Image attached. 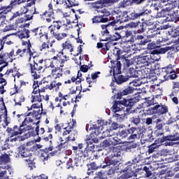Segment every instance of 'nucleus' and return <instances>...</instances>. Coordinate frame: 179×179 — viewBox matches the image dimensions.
<instances>
[{
    "label": "nucleus",
    "mask_w": 179,
    "mask_h": 179,
    "mask_svg": "<svg viewBox=\"0 0 179 179\" xmlns=\"http://www.w3.org/2000/svg\"><path fill=\"white\" fill-rule=\"evenodd\" d=\"M128 129H125V130H122L120 132V136L122 137V138H128Z\"/></svg>",
    "instance_id": "0e129e2a"
},
{
    "label": "nucleus",
    "mask_w": 179,
    "mask_h": 179,
    "mask_svg": "<svg viewBox=\"0 0 179 179\" xmlns=\"http://www.w3.org/2000/svg\"><path fill=\"white\" fill-rule=\"evenodd\" d=\"M113 31L114 34L111 36L110 40H113V41H118V40L122 38V36L124 34V27H116Z\"/></svg>",
    "instance_id": "ddd939ff"
},
{
    "label": "nucleus",
    "mask_w": 179,
    "mask_h": 179,
    "mask_svg": "<svg viewBox=\"0 0 179 179\" xmlns=\"http://www.w3.org/2000/svg\"><path fill=\"white\" fill-rule=\"evenodd\" d=\"M40 158L43 162H45V160H48V153H47V150L43 151L41 154Z\"/></svg>",
    "instance_id": "603ef678"
},
{
    "label": "nucleus",
    "mask_w": 179,
    "mask_h": 179,
    "mask_svg": "<svg viewBox=\"0 0 179 179\" xmlns=\"http://www.w3.org/2000/svg\"><path fill=\"white\" fill-rule=\"evenodd\" d=\"M143 179V178L140 177L138 178H136V176H135V172L134 171H129L125 172L124 174L121 175L120 176H118L117 179Z\"/></svg>",
    "instance_id": "aec40b11"
},
{
    "label": "nucleus",
    "mask_w": 179,
    "mask_h": 179,
    "mask_svg": "<svg viewBox=\"0 0 179 179\" xmlns=\"http://www.w3.org/2000/svg\"><path fill=\"white\" fill-rule=\"evenodd\" d=\"M148 13H150V10L148 9H144L140 13H136V11L129 13L130 16V20H135L136 19H139V17H142V16H145Z\"/></svg>",
    "instance_id": "2eb2a0df"
},
{
    "label": "nucleus",
    "mask_w": 179,
    "mask_h": 179,
    "mask_svg": "<svg viewBox=\"0 0 179 179\" xmlns=\"http://www.w3.org/2000/svg\"><path fill=\"white\" fill-rule=\"evenodd\" d=\"M120 22L124 23L125 22H128V20H131L129 13L124 12L120 16Z\"/></svg>",
    "instance_id": "f704fd0d"
},
{
    "label": "nucleus",
    "mask_w": 179,
    "mask_h": 179,
    "mask_svg": "<svg viewBox=\"0 0 179 179\" xmlns=\"http://www.w3.org/2000/svg\"><path fill=\"white\" fill-rule=\"evenodd\" d=\"M161 78H163L162 82H165V80H169V79L173 80V79L177 78L176 71L173 70V65L169 64L168 66L162 68Z\"/></svg>",
    "instance_id": "7ed1b4c3"
},
{
    "label": "nucleus",
    "mask_w": 179,
    "mask_h": 179,
    "mask_svg": "<svg viewBox=\"0 0 179 179\" xmlns=\"http://www.w3.org/2000/svg\"><path fill=\"white\" fill-rule=\"evenodd\" d=\"M32 103H38V104L41 103L43 101V99H44V96H41L40 94L38 95H32Z\"/></svg>",
    "instance_id": "c9c22d12"
},
{
    "label": "nucleus",
    "mask_w": 179,
    "mask_h": 179,
    "mask_svg": "<svg viewBox=\"0 0 179 179\" xmlns=\"http://www.w3.org/2000/svg\"><path fill=\"white\" fill-rule=\"evenodd\" d=\"M60 86H62V83H57V80H53L48 87V88L49 90H52V89H54L55 90H56V92H58V90H59Z\"/></svg>",
    "instance_id": "bb28decb"
},
{
    "label": "nucleus",
    "mask_w": 179,
    "mask_h": 179,
    "mask_svg": "<svg viewBox=\"0 0 179 179\" xmlns=\"http://www.w3.org/2000/svg\"><path fill=\"white\" fill-rule=\"evenodd\" d=\"M31 76L34 79L40 78L41 71L43 70V66L41 64H38L36 62L34 64H30Z\"/></svg>",
    "instance_id": "6e6552de"
},
{
    "label": "nucleus",
    "mask_w": 179,
    "mask_h": 179,
    "mask_svg": "<svg viewBox=\"0 0 179 179\" xmlns=\"http://www.w3.org/2000/svg\"><path fill=\"white\" fill-rule=\"evenodd\" d=\"M128 134L130 136L127 138V140L131 142H134L135 139H141V138H143V131L139 127H131L128 129Z\"/></svg>",
    "instance_id": "39448f33"
},
{
    "label": "nucleus",
    "mask_w": 179,
    "mask_h": 179,
    "mask_svg": "<svg viewBox=\"0 0 179 179\" xmlns=\"http://www.w3.org/2000/svg\"><path fill=\"white\" fill-rule=\"evenodd\" d=\"M83 156L76 157L73 161L72 164L76 166V167L82 166L83 165V160L82 159Z\"/></svg>",
    "instance_id": "473e14b6"
},
{
    "label": "nucleus",
    "mask_w": 179,
    "mask_h": 179,
    "mask_svg": "<svg viewBox=\"0 0 179 179\" xmlns=\"http://www.w3.org/2000/svg\"><path fill=\"white\" fill-rule=\"evenodd\" d=\"M0 162L1 163H9L10 162V154L12 151H10V148H6V147H2L1 150H0Z\"/></svg>",
    "instance_id": "1a4fd4ad"
},
{
    "label": "nucleus",
    "mask_w": 179,
    "mask_h": 179,
    "mask_svg": "<svg viewBox=\"0 0 179 179\" xmlns=\"http://www.w3.org/2000/svg\"><path fill=\"white\" fill-rule=\"evenodd\" d=\"M22 128H23V127H22V124L20 127L15 125L13 127V129H10V134L16 136L22 135L23 132H24V131H30L33 129V126L29 125L26 128H23V129Z\"/></svg>",
    "instance_id": "9b49d317"
},
{
    "label": "nucleus",
    "mask_w": 179,
    "mask_h": 179,
    "mask_svg": "<svg viewBox=\"0 0 179 179\" xmlns=\"http://www.w3.org/2000/svg\"><path fill=\"white\" fill-rule=\"evenodd\" d=\"M135 90L133 87H128L120 92V96H128V94H132Z\"/></svg>",
    "instance_id": "2f4dec72"
},
{
    "label": "nucleus",
    "mask_w": 179,
    "mask_h": 179,
    "mask_svg": "<svg viewBox=\"0 0 179 179\" xmlns=\"http://www.w3.org/2000/svg\"><path fill=\"white\" fill-rule=\"evenodd\" d=\"M131 86H134L135 87H138L142 85V81L141 80H133L130 83Z\"/></svg>",
    "instance_id": "bf43d9fd"
},
{
    "label": "nucleus",
    "mask_w": 179,
    "mask_h": 179,
    "mask_svg": "<svg viewBox=\"0 0 179 179\" xmlns=\"http://www.w3.org/2000/svg\"><path fill=\"white\" fill-rule=\"evenodd\" d=\"M12 30H16V29H15V26L8 25L3 29V31H10Z\"/></svg>",
    "instance_id": "69168bd1"
},
{
    "label": "nucleus",
    "mask_w": 179,
    "mask_h": 179,
    "mask_svg": "<svg viewBox=\"0 0 179 179\" xmlns=\"http://www.w3.org/2000/svg\"><path fill=\"white\" fill-rule=\"evenodd\" d=\"M156 61H160V57L156 50H154L152 53L145 52L138 56V62L143 64L144 66H149Z\"/></svg>",
    "instance_id": "f03ea898"
},
{
    "label": "nucleus",
    "mask_w": 179,
    "mask_h": 179,
    "mask_svg": "<svg viewBox=\"0 0 179 179\" xmlns=\"http://www.w3.org/2000/svg\"><path fill=\"white\" fill-rule=\"evenodd\" d=\"M171 49V47L166 46L164 48H159L156 51L158 52V54H166V52H167V51H170Z\"/></svg>",
    "instance_id": "de8ad7c7"
},
{
    "label": "nucleus",
    "mask_w": 179,
    "mask_h": 179,
    "mask_svg": "<svg viewBox=\"0 0 179 179\" xmlns=\"http://www.w3.org/2000/svg\"><path fill=\"white\" fill-rule=\"evenodd\" d=\"M62 47L64 49L70 50V52H73V48H72V44H71L69 42H65L62 44Z\"/></svg>",
    "instance_id": "09e8293b"
},
{
    "label": "nucleus",
    "mask_w": 179,
    "mask_h": 179,
    "mask_svg": "<svg viewBox=\"0 0 179 179\" xmlns=\"http://www.w3.org/2000/svg\"><path fill=\"white\" fill-rule=\"evenodd\" d=\"M168 16L166 18V22H174V23H177L179 20L178 15L176 13H171L167 14Z\"/></svg>",
    "instance_id": "b1692460"
},
{
    "label": "nucleus",
    "mask_w": 179,
    "mask_h": 179,
    "mask_svg": "<svg viewBox=\"0 0 179 179\" xmlns=\"http://www.w3.org/2000/svg\"><path fill=\"white\" fill-rule=\"evenodd\" d=\"M168 15L166 13L163 9L161 11L157 13L156 17H166V15Z\"/></svg>",
    "instance_id": "e2e57ef3"
},
{
    "label": "nucleus",
    "mask_w": 179,
    "mask_h": 179,
    "mask_svg": "<svg viewBox=\"0 0 179 179\" xmlns=\"http://www.w3.org/2000/svg\"><path fill=\"white\" fill-rule=\"evenodd\" d=\"M136 39L137 40H141V43L143 45H145V44H146L147 43H149V39H145V37H143V36L141 35H138L136 36Z\"/></svg>",
    "instance_id": "8fccbe9b"
},
{
    "label": "nucleus",
    "mask_w": 179,
    "mask_h": 179,
    "mask_svg": "<svg viewBox=\"0 0 179 179\" xmlns=\"http://www.w3.org/2000/svg\"><path fill=\"white\" fill-rule=\"evenodd\" d=\"M86 141V143H87V149H90V146H94L93 145V138L87 136V138H85Z\"/></svg>",
    "instance_id": "864d4df0"
},
{
    "label": "nucleus",
    "mask_w": 179,
    "mask_h": 179,
    "mask_svg": "<svg viewBox=\"0 0 179 179\" xmlns=\"http://www.w3.org/2000/svg\"><path fill=\"white\" fill-rule=\"evenodd\" d=\"M54 15V10L52 9V4L49 3L48 6V10L41 14V16H46L47 17H52Z\"/></svg>",
    "instance_id": "a878e982"
},
{
    "label": "nucleus",
    "mask_w": 179,
    "mask_h": 179,
    "mask_svg": "<svg viewBox=\"0 0 179 179\" xmlns=\"http://www.w3.org/2000/svg\"><path fill=\"white\" fill-rule=\"evenodd\" d=\"M91 148H85L83 153V157H89L90 156V153H92V150L94 149V145L90 146Z\"/></svg>",
    "instance_id": "a19ab883"
},
{
    "label": "nucleus",
    "mask_w": 179,
    "mask_h": 179,
    "mask_svg": "<svg viewBox=\"0 0 179 179\" xmlns=\"http://www.w3.org/2000/svg\"><path fill=\"white\" fill-rule=\"evenodd\" d=\"M149 33H152V34L148 35V38H153L155 37H158L157 38V44H162V43H164L166 41V38H164L162 36H160V32L158 31H149Z\"/></svg>",
    "instance_id": "f3484780"
},
{
    "label": "nucleus",
    "mask_w": 179,
    "mask_h": 179,
    "mask_svg": "<svg viewBox=\"0 0 179 179\" xmlns=\"http://www.w3.org/2000/svg\"><path fill=\"white\" fill-rule=\"evenodd\" d=\"M6 176V170H3L0 172V179H8L9 177H5Z\"/></svg>",
    "instance_id": "774afa93"
},
{
    "label": "nucleus",
    "mask_w": 179,
    "mask_h": 179,
    "mask_svg": "<svg viewBox=\"0 0 179 179\" xmlns=\"http://www.w3.org/2000/svg\"><path fill=\"white\" fill-rule=\"evenodd\" d=\"M151 108L153 113L158 114V115H163L164 114H167V113H169V107L162 103L157 104Z\"/></svg>",
    "instance_id": "9d476101"
},
{
    "label": "nucleus",
    "mask_w": 179,
    "mask_h": 179,
    "mask_svg": "<svg viewBox=\"0 0 179 179\" xmlns=\"http://www.w3.org/2000/svg\"><path fill=\"white\" fill-rule=\"evenodd\" d=\"M139 100H141V98H139V96H136L129 99H122L119 102L115 101L112 106V111H113V113H120V111H122L123 108L121 107L122 105L127 107L126 111L127 114H131V113L134 112V110H132L134 104L138 103Z\"/></svg>",
    "instance_id": "f257e3e1"
},
{
    "label": "nucleus",
    "mask_w": 179,
    "mask_h": 179,
    "mask_svg": "<svg viewBox=\"0 0 179 179\" xmlns=\"http://www.w3.org/2000/svg\"><path fill=\"white\" fill-rule=\"evenodd\" d=\"M110 136H113V131L110 129V131L106 130L105 131H103L101 136L102 138H108Z\"/></svg>",
    "instance_id": "6e6d98bb"
},
{
    "label": "nucleus",
    "mask_w": 179,
    "mask_h": 179,
    "mask_svg": "<svg viewBox=\"0 0 179 179\" xmlns=\"http://www.w3.org/2000/svg\"><path fill=\"white\" fill-rule=\"evenodd\" d=\"M91 5L92 8H94L95 9H100L103 8V3L100 1H97L96 2L91 3Z\"/></svg>",
    "instance_id": "49530a36"
},
{
    "label": "nucleus",
    "mask_w": 179,
    "mask_h": 179,
    "mask_svg": "<svg viewBox=\"0 0 179 179\" xmlns=\"http://www.w3.org/2000/svg\"><path fill=\"white\" fill-rule=\"evenodd\" d=\"M32 34L34 36H36L37 38L40 40V41H46L48 40V34L41 32V29L35 28L32 30Z\"/></svg>",
    "instance_id": "4468645a"
},
{
    "label": "nucleus",
    "mask_w": 179,
    "mask_h": 179,
    "mask_svg": "<svg viewBox=\"0 0 179 179\" xmlns=\"http://www.w3.org/2000/svg\"><path fill=\"white\" fill-rule=\"evenodd\" d=\"M128 78H138V71L134 68H130L127 73Z\"/></svg>",
    "instance_id": "e433bc0d"
},
{
    "label": "nucleus",
    "mask_w": 179,
    "mask_h": 179,
    "mask_svg": "<svg viewBox=\"0 0 179 179\" xmlns=\"http://www.w3.org/2000/svg\"><path fill=\"white\" fill-rule=\"evenodd\" d=\"M129 78L124 76H119L116 80L117 85H122L124 82H128Z\"/></svg>",
    "instance_id": "4c0bfd02"
},
{
    "label": "nucleus",
    "mask_w": 179,
    "mask_h": 179,
    "mask_svg": "<svg viewBox=\"0 0 179 179\" xmlns=\"http://www.w3.org/2000/svg\"><path fill=\"white\" fill-rule=\"evenodd\" d=\"M113 75L121 73V62L116 61L113 66Z\"/></svg>",
    "instance_id": "c85d7f7f"
},
{
    "label": "nucleus",
    "mask_w": 179,
    "mask_h": 179,
    "mask_svg": "<svg viewBox=\"0 0 179 179\" xmlns=\"http://www.w3.org/2000/svg\"><path fill=\"white\" fill-rule=\"evenodd\" d=\"M108 22V18H104L101 15H97L92 18V23H106Z\"/></svg>",
    "instance_id": "cd10ccee"
},
{
    "label": "nucleus",
    "mask_w": 179,
    "mask_h": 179,
    "mask_svg": "<svg viewBox=\"0 0 179 179\" xmlns=\"http://www.w3.org/2000/svg\"><path fill=\"white\" fill-rule=\"evenodd\" d=\"M6 141L7 142H11V143L22 142V138H20V136L13 135V134L10 133V134H9V137Z\"/></svg>",
    "instance_id": "7c9ffc66"
},
{
    "label": "nucleus",
    "mask_w": 179,
    "mask_h": 179,
    "mask_svg": "<svg viewBox=\"0 0 179 179\" xmlns=\"http://www.w3.org/2000/svg\"><path fill=\"white\" fill-rule=\"evenodd\" d=\"M72 135L69 136L66 139V141H65L64 142L60 143L58 146H57V149L58 150H64V149H66V148H68V141H75V137H71Z\"/></svg>",
    "instance_id": "5701e85b"
},
{
    "label": "nucleus",
    "mask_w": 179,
    "mask_h": 179,
    "mask_svg": "<svg viewBox=\"0 0 179 179\" xmlns=\"http://www.w3.org/2000/svg\"><path fill=\"white\" fill-rule=\"evenodd\" d=\"M0 59H3V61H7V62H12L10 57H9V53H1L0 55Z\"/></svg>",
    "instance_id": "c03bdc74"
},
{
    "label": "nucleus",
    "mask_w": 179,
    "mask_h": 179,
    "mask_svg": "<svg viewBox=\"0 0 179 179\" xmlns=\"http://www.w3.org/2000/svg\"><path fill=\"white\" fill-rule=\"evenodd\" d=\"M122 38H126L128 43H132L134 41V34H132V31H128L123 28Z\"/></svg>",
    "instance_id": "4be33fe9"
},
{
    "label": "nucleus",
    "mask_w": 179,
    "mask_h": 179,
    "mask_svg": "<svg viewBox=\"0 0 179 179\" xmlns=\"http://www.w3.org/2000/svg\"><path fill=\"white\" fill-rule=\"evenodd\" d=\"M138 26L139 27L136 33H138V34L144 33L145 30H146V23L139 22Z\"/></svg>",
    "instance_id": "37998d69"
},
{
    "label": "nucleus",
    "mask_w": 179,
    "mask_h": 179,
    "mask_svg": "<svg viewBox=\"0 0 179 179\" xmlns=\"http://www.w3.org/2000/svg\"><path fill=\"white\" fill-rule=\"evenodd\" d=\"M34 117H24V120L22 122V124L21 127H29V125H27L28 124H30L31 122H33Z\"/></svg>",
    "instance_id": "ea45409f"
},
{
    "label": "nucleus",
    "mask_w": 179,
    "mask_h": 179,
    "mask_svg": "<svg viewBox=\"0 0 179 179\" xmlns=\"http://www.w3.org/2000/svg\"><path fill=\"white\" fill-rule=\"evenodd\" d=\"M27 117H32V118H35V120H39L41 117V110L37 108V110H34L32 112H29L27 114Z\"/></svg>",
    "instance_id": "393cba45"
},
{
    "label": "nucleus",
    "mask_w": 179,
    "mask_h": 179,
    "mask_svg": "<svg viewBox=\"0 0 179 179\" xmlns=\"http://www.w3.org/2000/svg\"><path fill=\"white\" fill-rule=\"evenodd\" d=\"M10 11V8L9 7H3L2 10L0 11V15H1V16H3V15L9 13Z\"/></svg>",
    "instance_id": "052dcab7"
},
{
    "label": "nucleus",
    "mask_w": 179,
    "mask_h": 179,
    "mask_svg": "<svg viewBox=\"0 0 179 179\" xmlns=\"http://www.w3.org/2000/svg\"><path fill=\"white\" fill-rule=\"evenodd\" d=\"M102 15H101V16H102V17H103V19H108V22H110V20H111V13H110V11H106V9H103L101 10Z\"/></svg>",
    "instance_id": "58836bf2"
},
{
    "label": "nucleus",
    "mask_w": 179,
    "mask_h": 179,
    "mask_svg": "<svg viewBox=\"0 0 179 179\" xmlns=\"http://www.w3.org/2000/svg\"><path fill=\"white\" fill-rule=\"evenodd\" d=\"M27 52L29 55V61L31 59V57H34V52L31 50V45L28 46L27 49H18L15 52V56L17 57V55H20V57H23V55L24 53Z\"/></svg>",
    "instance_id": "dca6fc26"
},
{
    "label": "nucleus",
    "mask_w": 179,
    "mask_h": 179,
    "mask_svg": "<svg viewBox=\"0 0 179 179\" xmlns=\"http://www.w3.org/2000/svg\"><path fill=\"white\" fill-rule=\"evenodd\" d=\"M3 75L6 78H8V76H10V75L13 76V78L17 77V79L20 78V73L17 71L16 67H15L14 69H8Z\"/></svg>",
    "instance_id": "a211bd4d"
},
{
    "label": "nucleus",
    "mask_w": 179,
    "mask_h": 179,
    "mask_svg": "<svg viewBox=\"0 0 179 179\" xmlns=\"http://www.w3.org/2000/svg\"><path fill=\"white\" fill-rule=\"evenodd\" d=\"M147 103L148 106H155V104H157V101L155 100V96L148 98Z\"/></svg>",
    "instance_id": "13d9d810"
},
{
    "label": "nucleus",
    "mask_w": 179,
    "mask_h": 179,
    "mask_svg": "<svg viewBox=\"0 0 179 179\" xmlns=\"http://www.w3.org/2000/svg\"><path fill=\"white\" fill-rule=\"evenodd\" d=\"M124 61V69H128L129 66L132 65V61L129 60L127 56H123Z\"/></svg>",
    "instance_id": "79ce46f5"
},
{
    "label": "nucleus",
    "mask_w": 179,
    "mask_h": 179,
    "mask_svg": "<svg viewBox=\"0 0 179 179\" xmlns=\"http://www.w3.org/2000/svg\"><path fill=\"white\" fill-rule=\"evenodd\" d=\"M148 148V153H153V152H155V150L159 148V145H157V143H154L151 144Z\"/></svg>",
    "instance_id": "3c124183"
},
{
    "label": "nucleus",
    "mask_w": 179,
    "mask_h": 179,
    "mask_svg": "<svg viewBox=\"0 0 179 179\" xmlns=\"http://www.w3.org/2000/svg\"><path fill=\"white\" fill-rule=\"evenodd\" d=\"M37 87H38V83H36V81H34V84H33V94H40V91L39 90H37Z\"/></svg>",
    "instance_id": "4d7b16f0"
},
{
    "label": "nucleus",
    "mask_w": 179,
    "mask_h": 179,
    "mask_svg": "<svg viewBox=\"0 0 179 179\" xmlns=\"http://www.w3.org/2000/svg\"><path fill=\"white\" fill-rule=\"evenodd\" d=\"M15 34H16V33H12V34L6 35L1 39H0V51L1 50H3V46L5 45V44H7L8 45H10V44H13V43H12V41H6V38H8L9 36H15Z\"/></svg>",
    "instance_id": "412c9836"
},
{
    "label": "nucleus",
    "mask_w": 179,
    "mask_h": 179,
    "mask_svg": "<svg viewBox=\"0 0 179 179\" xmlns=\"http://www.w3.org/2000/svg\"><path fill=\"white\" fill-rule=\"evenodd\" d=\"M66 33H62V34H59L57 32V34H56L55 35H54V37L59 41V40H62V38H65V37H66Z\"/></svg>",
    "instance_id": "5fc2aeb1"
},
{
    "label": "nucleus",
    "mask_w": 179,
    "mask_h": 179,
    "mask_svg": "<svg viewBox=\"0 0 179 179\" xmlns=\"http://www.w3.org/2000/svg\"><path fill=\"white\" fill-rule=\"evenodd\" d=\"M164 141H171L176 142V141H179V136H166L164 137Z\"/></svg>",
    "instance_id": "a18cd8bd"
},
{
    "label": "nucleus",
    "mask_w": 179,
    "mask_h": 179,
    "mask_svg": "<svg viewBox=\"0 0 179 179\" xmlns=\"http://www.w3.org/2000/svg\"><path fill=\"white\" fill-rule=\"evenodd\" d=\"M131 122L134 125H138V124H141V118L139 117H132Z\"/></svg>",
    "instance_id": "680f3d73"
},
{
    "label": "nucleus",
    "mask_w": 179,
    "mask_h": 179,
    "mask_svg": "<svg viewBox=\"0 0 179 179\" xmlns=\"http://www.w3.org/2000/svg\"><path fill=\"white\" fill-rule=\"evenodd\" d=\"M130 1L129 0H123L121 3H120V6L122 8H127V6H128V5H129Z\"/></svg>",
    "instance_id": "338daca9"
},
{
    "label": "nucleus",
    "mask_w": 179,
    "mask_h": 179,
    "mask_svg": "<svg viewBox=\"0 0 179 179\" xmlns=\"http://www.w3.org/2000/svg\"><path fill=\"white\" fill-rule=\"evenodd\" d=\"M59 29H61V22L57 21L54 22L53 24L49 27L50 34H52V36H55V34H58Z\"/></svg>",
    "instance_id": "6ab92c4d"
},
{
    "label": "nucleus",
    "mask_w": 179,
    "mask_h": 179,
    "mask_svg": "<svg viewBox=\"0 0 179 179\" xmlns=\"http://www.w3.org/2000/svg\"><path fill=\"white\" fill-rule=\"evenodd\" d=\"M151 9L155 12L159 11V9H162L163 8V4L160 1H156L155 3H152L150 6Z\"/></svg>",
    "instance_id": "72a5a7b5"
},
{
    "label": "nucleus",
    "mask_w": 179,
    "mask_h": 179,
    "mask_svg": "<svg viewBox=\"0 0 179 179\" xmlns=\"http://www.w3.org/2000/svg\"><path fill=\"white\" fill-rule=\"evenodd\" d=\"M115 24H117V22L115 21L110 22L107 25L102 24L101 26L102 29V31H101L102 36L108 34L110 33V30H115V28H117V27H115Z\"/></svg>",
    "instance_id": "f8f14e48"
},
{
    "label": "nucleus",
    "mask_w": 179,
    "mask_h": 179,
    "mask_svg": "<svg viewBox=\"0 0 179 179\" xmlns=\"http://www.w3.org/2000/svg\"><path fill=\"white\" fill-rule=\"evenodd\" d=\"M30 31L29 29H26L25 28L23 29L21 31L18 33L19 38H29L30 37L29 35Z\"/></svg>",
    "instance_id": "c756f323"
},
{
    "label": "nucleus",
    "mask_w": 179,
    "mask_h": 179,
    "mask_svg": "<svg viewBox=\"0 0 179 179\" xmlns=\"http://www.w3.org/2000/svg\"><path fill=\"white\" fill-rule=\"evenodd\" d=\"M121 152L115 153L113 157H107L104 159L103 164L101 165V169H106V167H109V166H117L120 162H121Z\"/></svg>",
    "instance_id": "20e7f679"
},
{
    "label": "nucleus",
    "mask_w": 179,
    "mask_h": 179,
    "mask_svg": "<svg viewBox=\"0 0 179 179\" xmlns=\"http://www.w3.org/2000/svg\"><path fill=\"white\" fill-rule=\"evenodd\" d=\"M17 155H16V157H21V159H24L25 162H31V160H30V157L31 155L30 154V152L26 149V147L24 145H21L19 148H17Z\"/></svg>",
    "instance_id": "0eeeda50"
},
{
    "label": "nucleus",
    "mask_w": 179,
    "mask_h": 179,
    "mask_svg": "<svg viewBox=\"0 0 179 179\" xmlns=\"http://www.w3.org/2000/svg\"><path fill=\"white\" fill-rule=\"evenodd\" d=\"M135 160L129 161L124 164L120 166V173H129V171H134L135 173V168L136 167V162Z\"/></svg>",
    "instance_id": "423d86ee"
}]
</instances>
